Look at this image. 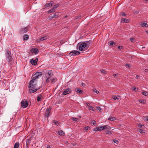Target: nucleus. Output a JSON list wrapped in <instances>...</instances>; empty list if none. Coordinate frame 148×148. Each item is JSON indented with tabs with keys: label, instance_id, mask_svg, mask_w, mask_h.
<instances>
[{
	"label": "nucleus",
	"instance_id": "obj_1",
	"mask_svg": "<svg viewBox=\"0 0 148 148\" xmlns=\"http://www.w3.org/2000/svg\"><path fill=\"white\" fill-rule=\"evenodd\" d=\"M5 56L7 57V60L8 62V64L10 65V66H13L14 63V60L12 56L10 51L8 50H7L5 53Z\"/></svg>",
	"mask_w": 148,
	"mask_h": 148
},
{
	"label": "nucleus",
	"instance_id": "obj_2",
	"mask_svg": "<svg viewBox=\"0 0 148 148\" xmlns=\"http://www.w3.org/2000/svg\"><path fill=\"white\" fill-rule=\"evenodd\" d=\"M44 72L43 71H42V72H36L33 75L32 77V79L30 81V83H33L34 80H36L37 79L40 77Z\"/></svg>",
	"mask_w": 148,
	"mask_h": 148
},
{
	"label": "nucleus",
	"instance_id": "obj_3",
	"mask_svg": "<svg viewBox=\"0 0 148 148\" xmlns=\"http://www.w3.org/2000/svg\"><path fill=\"white\" fill-rule=\"evenodd\" d=\"M79 46V49L80 51H84L87 50L86 45L84 42H80L77 45Z\"/></svg>",
	"mask_w": 148,
	"mask_h": 148
},
{
	"label": "nucleus",
	"instance_id": "obj_4",
	"mask_svg": "<svg viewBox=\"0 0 148 148\" xmlns=\"http://www.w3.org/2000/svg\"><path fill=\"white\" fill-rule=\"evenodd\" d=\"M33 82V83L32 82V83H30V81L29 82V84L28 85V87L29 88H36V82L37 80H34Z\"/></svg>",
	"mask_w": 148,
	"mask_h": 148
},
{
	"label": "nucleus",
	"instance_id": "obj_5",
	"mask_svg": "<svg viewBox=\"0 0 148 148\" xmlns=\"http://www.w3.org/2000/svg\"><path fill=\"white\" fill-rule=\"evenodd\" d=\"M80 53V52L78 51L73 50L71 51L69 53V54L70 55V56H74L79 55V54Z\"/></svg>",
	"mask_w": 148,
	"mask_h": 148
},
{
	"label": "nucleus",
	"instance_id": "obj_6",
	"mask_svg": "<svg viewBox=\"0 0 148 148\" xmlns=\"http://www.w3.org/2000/svg\"><path fill=\"white\" fill-rule=\"evenodd\" d=\"M21 106L23 108H26L28 105L27 101V100L22 101L21 102Z\"/></svg>",
	"mask_w": 148,
	"mask_h": 148
},
{
	"label": "nucleus",
	"instance_id": "obj_7",
	"mask_svg": "<svg viewBox=\"0 0 148 148\" xmlns=\"http://www.w3.org/2000/svg\"><path fill=\"white\" fill-rule=\"evenodd\" d=\"M51 108L49 107L47 108L46 110V112L45 113L44 116L45 117H48L50 114L51 111Z\"/></svg>",
	"mask_w": 148,
	"mask_h": 148
},
{
	"label": "nucleus",
	"instance_id": "obj_8",
	"mask_svg": "<svg viewBox=\"0 0 148 148\" xmlns=\"http://www.w3.org/2000/svg\"><path fill=\"white\" fill-rule=\"evenodd\" d=\"M29 29L28 26L27 27L22 28L20 31V33L21 34H24Z\"/></svg>",
	"mask_w": 148,
	"mask_h": 148
},
{
	"label": "nucleus",
	"instance_id": "obj_9",
	"mask_svg": "<svg viewBox=\"0 0 148 148\" xmlns=\"http://www.w3.org/2000/svg\"><path fill=\"white\" fill-rule=\"evenodd\" d=\"M71 93V89L70 88H67L65 89L63 92V94L65 95L67 94H69Z\"/></svg>",
	"mask_w": 148,
	"mask_h": 148
},
{
	"label": "nucleus",
	"instance_id": "obj_10",
	"mask_svg": "<svg viewBox=\"0 0 148 148\" xmlns=\"http://www.w3.org/2000/svg\"><path fill=\"white\" fill-rule=\"evenodd\" d=\"M38 60V59L37 58L35 60L32 59L30 60V63L32 64L36 65L37 64Z\"/></svg>",
	"mask_w": 148,
	"mask_h": 148
},
{
	"label": "nucleus",
	"instance_id": "obj_11",
	"mask_svg": "<svg viewBox=\"0 0 148 148\" xmlns=\"http://www.w3.org/2000/svg\"><path fill=\"white\" fill-rule=\"evenodd\" d=\"M40 88V87L39 88L37 89L35 88H30V89L29 90V93H34L36 92Z\"/></svg>",
	"mask_w": 148,
	"mask_h": 148
},
{
	"label": "nucleus",
	"instance_id": "obj_12",
	"mask_svg": "<svg viewBox=\"0 0 148 148\" xmlns=\"http://www.w3.org/2000/svg\"><path fill=\"white\" fill-rule=\"evenodd\" d=\"M31 52L32 53L37 54L38 52V49L37 48H32L30 50Z\"/></svg>",
	"mask_w": 148,
	"mask_h": 148
},
{
	"label": "nucleus",
	"instance_id": "obj_13",
	"mask_svg": "<svg viewBox=\"0 0 148 148\" xmlns=\"http://www.w3.org/2000/svg\"><path fill=\"white\" fill-rule=\"evenodd\" d=\"M47 39V36H43L41 37L40 38L38 39L37 40V42L42 41L43 40H46Z\"/></svg>",
	"mask_w": 148,
	"mask_h": 148
},
{
	"label": "nucleus",
	"instance_id": "obj_14",
	"mask_svg": "<svg viewBox=\"0 0 148 148\" xmlns=\"http://www.w3.org/2000/svg\"><path fill=\"white\" fill-rule=\"evenodd\" d=\"M75 92H78L79 94H81L83 92V91L80 89L78 88H76L75 90Z\"/></svg>",
	"mask_w": 148,
	"mask_h": 148
},
{
	"label": "nucleus",
	"instance_id": "obj_15",
	"mask_svg": "<svg viewBox=\"0 0 148 148\" xmlns=\"http://www.w3.org/2000/svg\"><path fill=\"white\" fill-rule=\"evenodd\" d=\"M103 129L104 130H110L111 127L108 125H106L103 126Z\"/></svg>",
	"mask_w": 148,
	"mask_h": 148
},
{
	"label": "nucleus",
	"instance_id": "obj_16",
	"mask_svg": "<svg viewBox=\"0 0 148 148\" xmlns=\"http://www.w3.org/2000/svg\"><path fill=\"white\" fill-rule=\"evenodd\" d=\"M32 138L30 137L26 141V147H27L28 146V144L30 143L31 141L32 140Z\"/></svg>",
	"mask_w": 148,
	"mask_h": 148
},
{
	"label": "nucleus",
	"instance_id": "obj_17",
	"mask_svg": "<svg viewBox=\"0 0 148 148\" xmlns=\"http://www.w3.org/2000/svg\"><path fill=\"white\" fill-rule=\"evenodd\" d=\"M56 10L54 9V8L53 7L50 10L48 11H47V13L48 14L51 13L52 12H55Z\"/></svg>",
	"mask_w": 148,
	"mask_h": 148
},
{
	"label": "nucleus",
	"instance_id": "obj_18",
	"mask_svg": "<svg viewBox=\"0 0 148 148\" xmlns=\"http://www.w3.org/2000/svg\"><path fill=\"white\" fill-rule=\"evenodd\" d=\"M43 99V97L42 95L40 94L37 97V100L38 101H41V99Z\"/></svg>",
	"mask_w": 148,
	"mask_h": 148
},
{
	"label": "nucleus",
	"instance_id": "obj_19",
	"mask_svg": "<svg viewBox=\"0 0 148 148\" xmlns=\"http://www.w3.org/2000/svg\"><path fill=\"white\" fill-rule=\"evenodd\" d=\"M58 134L59 135L61 136H63L64 135V132L62 131L61 130H60L58 131Z\"/></svg>",
	"mask_w": 148,
	"mask_h": 148
},
{
	"label": "nucleus",
	"instance_id": "obj_20",
	"mask_svg": "<svg viewBox=\"0 0 148 148\" xmlns=\"http://www.w3.org/2000/svg\"><path fill=\"white\" fill-rule=\"evenodd\" d=\"M121 21L125 23H128L129 22V20L128 19L123 18L122 19Z\"/></svg>",
	"mask_w": 148,
	"mask_h": 148
},
{
	"label": "nucleus",
	"instance_id": "obj_21",
	"mask_svg": "<svg viewBox=\"0 0 148 148\" xmlns=\"http://www.w3.org/2000/svg\"><path fill=\"white\" fill-rule=\"evenodd\" d=\"M141 93L142 95H144L145 96H148V92L147 91H143L141 92Z\"/></svg>",
	"mask_w": 148,
	"mask_h": 148
},
{
	"label": "nucleus",
	"instance_id": "obj_22",
	"mask_svg": "<svg viewBox=\"0 0 148 148\" xmlns=\"http://www.w3.org/2000/svg\"><path fill=\"white\" fill-rule=\"evenodd\" d=\"M52 2L53 3V1H51L50 3H47L45 4V6L46 7H49L50 6H52Z\"/></svg>",
	"mask_w": 148,
	"mask_h": 148
},
{
	"label": "nucleus",
	"instance_id": "obj_23",
	"mask_svg": "<svg viewBox=\"0 0 148 148\" xmlns=\"http://www.w3.org/2000/svg\"><path fill=\"white\" fill-rule=\"evenodd\" d=\"M19 146V142H16L15 144L14 148H18Z\"/></svg>",
	"mask_w": 148,
	"mask_h": 148
},
{
	"label": "nucleus",
	"instance_id": "obj_24",
	"mask_svg": "<svg viewBox=\"0 0 148 148\" xmlns=\"http://www.w3.org/2000/svg\"><path fill=\"white\" fill-rule=\"evenodd\" d=\"M59 15V13L58 12H56L55 13L54 15L53 16V18H56L58 17Z\"/></svg>",
	"mask_w": 148,
	"mask_h": 148
},
{
	"label": "nucleus",
	"instance_id": "obj_25",
	"mask_svg": "<svg viewBox=\"0 0 148 148\" xmlns=\"http://www.w3.org/2000/svg\"><path fill=\"white\" fill-rule=\"evenodd\" d=\"M120 97L119 95H118L117 96H113V99L114 100H116V99L119 100L120 99Z\"/></svg>",
	"mask_w": 148,
	"mask_h": 148
},
{
	"label": "nucleus",
	"instance_id": "obj_26",
	"mask_svg": "<svg viewBox=\"0 0 148 148\" xmlns=\"http://www.w3.org/2000/svg\"><path fill=\"white\" fill-rule=\"evenodd\" d=\"M116 118L115 117H110L108 119V120L113 121L116 120Z\"/></svg>",
	"mask_w": 148,
	"mask_h": 148
},
{
	"label": "nucleus",
	"instance_id": "obj_27",
	"mask_svg": "<svg viewBox=\"0 0 148 148\" xmlns=\"http://www.w3.org/2000/svg\"><path fill=\"white\" fill-rule=\"evenodd\" d=\"M48 74L49 75L50 77H51L53 75V72L51 70H50L48 72Z\"/></svg>",
	"mask_w": 148,
	"mask_h": 148
},
{
	"label": "nucleus",
	"instance_id": "obj_28",
	"mask_svg": "<svg viewBox=\"0 0 148 148\" xmlns=\"http://www.w3.org/2000/svg\"><path fill=\"white\" fill-rule=\"evenodd\" d=\"M84 42H85V43H86V48L88 49L89 48V46L90 44V41H85Z\"/></svg>",
	"mask_w": 148,
	"mask_h": 148
},
{
	"label": "nucleus",
	"instance_id": "obj_29",
	"mask_svg": "<svg viewBox=\"0 0 148 148\" xmlns=\"http://www.w3.org/2000/svg\"><path fill=\"white\" fill-rule=\"evenodd\" d=\"M29 38V36L25 34L23 36V39L24 40H27Z\"/></svg>",
	"mask_w": 148,
	"mask_h": 148
},
{
	"label": "nucleus",
	"instance_id": "obj_30",
	"mask_svg": "<svg viewBox=\"0 0 148 148\" xmlns=\"http://www.w3.org/2000/svg\"><path fill=\"white\" fill-rule=\"evenodd\" d=\"M141 26L142 27H148V25H147V23H141Z\"/></svg>",
	"mask_w": 148,
	"mask_h": 148
},
{
	"label": "nucleus",
	"instance_id": "obj_31",
	"mask_svg": "<svg viewBox=\"0 0 148 148\" xmlns=\"http://www.w3.org/2000/svg\"><path fill=\"white\" fill-rule=\"evenodd\" d=\"M115 45L116 43L112 41L111 42L110 44V45L111 46H114Z\"/></svg>",
	"mask_w": 148,
	"mask_h": 148
},
{
	"label": "nucleus",
	"instance_id": "obj_32",
	"mask_svg": "<svg viewBox=\"0 0 148 148\" xmlns=\"http://www.w3.org/2000/svg\"><path fill=\"white\" fill-rule=\"evenodd\" d=\"M139 101L140 103L144 104L146 102V101L145 100L141 99L139 100Z\"/></svg>",
	"mask_w": 148,
	"mask_h": 148
},
{
	"label": "nucleus",
	"instance_id": "obj_33",
	"mask_svg": "<svg viewBox=\"0 0 148 148\" xmlns=\"http://www.w3.org/2000/svg\"><path fill=\"white\" fill-rule=\"evenodd\" d=\"M60 5V4L59 3L57 4L54 6L53 8L56 10V9Z\"/></svg>",
	"mask_w": 148,
	"mask_h": 148
},
{
	"label": "nucleus",
	"instance_id": "obj_34",
	"mask_svg": "<svg viewBox=\"0 0 148 148\" xmlns=\"http://www.w3.org/2000/svg\"><path fill=\"white\" fill-rule=\"evenodd\" d=\"M138 130L139 131V132H140V133L142 134H143L144 133H145L144 130L142 129H139Z\"/></svg>",
	"mask_w": 148,
	"mask_h": 148
},
{
	"label": "nucleus",
	"instance_id": "obj_35",
	"mask_svg": "<svg viewBox=\"0 0 148 148\" xmlns=\"http://www.w3.org/2000/svg\"><path fill=\"white\" fill-rule=\"evenodd\" d=\"M103 126H100L98 127L99 131H101L104 130Z\"/></svg>",
	"mask_w": 148,
	"mask_h": 148
},
{
	"label": "nucleus",
	"instance_id": "obj_36",
	"mask_svg": "<svg viewBox=\"0 0 148 148\" xmlns=\"http://www.w3.org/2000/svg\"><path fill=\"white\" fill-rule=\"evenodd\" d=\"M53 122L56 125H58L59 124V122L58 121H53Z\"/></svg>",
	"mask_w": 148,
	"mask_h": 148
},
{
	"label": "nucleus",
	"instance_id": "obj_37",
	"mask_svg": "<svg viewBox=\"0 0 148 148\" xmlns=\"http://www.w3.org/2000/svg\"><path fill=\"white\" fill-rule=\"evenodd\" d=\"M56 79V78H54L52 79V81L51 82V83L53 84L55 83L56 82L55 80Z\"/></svg>",
	"mask_w": 148,
	"mask_h": 148
},
{
	"label": "nucleus",
	"instance_id": "obj_38",
	"mask_svg": "<svg viewBox=\"0 0 148 148\" xmlns=\"http://www.w3.org/2000/svg\"><path fill=\"white\" fill-rule=\"evenodd\" d=\"M112 140L113 142H114V143H116L118 144L119 143V141L116 139H114L113 140Z\"/></svg>",
	"mask_w": 148,
	"mask_h": 148
},
{
	"label": "nucleus",
	"instance_id": "obj_39",
	"mask_svg": "<svg viewBox=\"0 0 148 148\" xmlns=\"http://www.w3.org/2000/svg\"><path fill=\"white\" fill-rule=\"evenodd\" d=\"M106 133L107 134H108L110 135L112 134V132L110 131L109 130L106 131Z\"/></svg>",
	"mask_w": 148,
	"mask_h": 148
},
{
	"label": "nucleus",
	"instance_id": "obj_40",
	"mask_svg": "<svg viewBox=\"0 0 148 148\" xmlns=\"http://www.w3.org/2000/svg\"><path fill=\"white\" fill-rule=\"evenodd\" d=\"M51 77H48L47 79H46V82L48 83L50 82V79H50Z\"/></svg>",
	"mask_w": 148,
	"mask_h": 148
},
{
	"label": "nucleus",
	"instance_id": "obj_41",
	"mask_svg": "<svg viewBox=\"0 0 148 148\" xmlns=\"http://www.w3.org/2000/svg\"><path fill=\"white\" fill-rule=\"evenodd\" d=\"M93 125H95L96 124V121L95 120L92 121H91Z\"/></svg>",
	"mask_w": 148,
	"mask_h": 148
},
{
	"label": "nucleus",
	"instance_id": "obj_42",
	"mask_svg": "<svg viewBox=\"0 0 148 148\" xmlns=\"http://www.w3.org/2000/svg\"><path fill=\"white\" fill-rule=\"evenodd\" d=\"M88 108L89 110H90L92 111H94V110L93 109L94 108V107L92 106H90V107H89Z\"/></svg>",
	"mask_w": 148,
	"mask_h": 148
},
{
	"label": "nucleus",
	"instance_id": "obj_43",
	"mask_svg": "<svg viewBox=\"0 0 148 148\" xmlns=\"http://www.w3.org/2000/svg\"><path fill=\"white\" fill-rule=\"evenodd\" d=\"M98 128V127H97L96 128H94L93 129V130L94 131H96V132L98 131H99V129Z\"/></svg>",
	"mask_w": 148,
	"mask_h": 148
},
{
	"label": "nucleus",
	"instance_id": "obj_44",
	"mask_svg": "<svg viewBox=\"0 0 148 148\" xmlns=\"http://www.w3.org/2000/svg\"><path fill=\"white\" fill-rule=\"evenodd\" d=\"M101 73H104V74H106V71L104 70L103 69H102L101 70Z\"/></svg>",
	"mask_w": 148,
	"mask_h": 148
},
{
	"label": "nucleus",
	"instance_id": "obj_45",
	"mask_svg": "<svg viewBox=\"0 0 148 148\" xmlns=\"http://www.w3.org/2000/svg\"><path fill=\"white\" fill-rule=\"evenodd\" d=\"M138 127H139L142 128V129H143L144 128L143 127H144V125H142L139 124L138 125Z\"/></svg>",
	"mask_w": 148,
	"mask_h": 148
},
{
	"label": "nucleus",
	"instance_id": "obj_46",
	"mask_svg": "<svg viewBox=\"0 0 148 148\" xmlns=\"http://www.w3.org/2000/svg\"><path fill=\"white\" fill-rule=\"evenodd\" d=\"M97 94H98L99 93V92L98 91L97 89H94V90H93Z\"/></svg>",
	"mask_w": 148,
	"mask_h": 148
},
{
	"label": "nucleus",
	"instance_id": "obj_47",
	"mask_svg": "<svg viewBox=\"0 0 148 148\" xmlns=\"http://www.w3.org/2000/svg\"><path fill=\"white\" fill-rule=\"evenodd\" d=\"M72 120L75 121H77L78 120V119L77 118H75L74 117H73L72 118Z\"/></svg>",
	"mask_w": 148,
	"mask_h": 148
},
{
	"label": "nucleus",
	"instance_id": "obj_48",
	"mask_svg": "<svg viewBox=\"0 0 148 148\" xmlns=\"http://www.w3.org/2000/svg\"><path fill=\"white\" fill-rule=\"evenodd\" d=\"M126 66L127 67H128L129 68H130V64H126Z\"/></svg>",
	"mask_w": 148,
	"mask_h": 148
},
{
	"label": "nucleus",
	"instance_id": "obj_49",
	"mask_svg": "<svg viewBox=\"0 0 148 148\" xmlns=\"http://www.w3.org/2000/svg\"><path fill=\"white\" fill-rule=\"evenodd\" d=\"M90 128V127L88 126H86L84 127V130H88Z\"/></svg>",
	"mask_w": 148,
	"mask_h": 148
},
{
	"label": "nucleus",
	"instance_id": "obj_50",
	"mask_svg": "<svg viewBox=\"0 0 148 148\" xmlns=\"http://www.w3.org/2000/svg\"><path fill=\"white\" fill-rule=\"evenodd\" d=\"M121 15L122 16H125L126 14L124 12H122L121 14Z\"/></svg>",
	"mask_w": 148,
	"mask_h": 148
},
{
	"label": "nucleus",
	"instance_id": "obj_51",
	"mask_svg": "<svg viewBox=\"0 0 148 148\" xmlns=\"http://www.w3.org/2000/svg\"><path fill=\"white\" fill-rule=\"evenodd\" d=\"M118 48L119 49L121 50L123 48V47L122 46H119L118 47Z\"/></svg>",
	"mask_w": 148,
	"mask_h": 148
},
{
	"label": "nucleus",
	"instance_id": "obj_52",
	"mask_svg": "<svg viewBox=\"0 0 148 148\" xmlns=\"http://www.w3.org/2000/svg\"><path fill=\"white\" fill-rule=\"evenodd\" d=\"M97 109L100 111L101 112L102 110L101 108L99 107H97Z\"/></svg>",
	"mask_w": 148,
	"mask_h": 148
},
{
	"label": "nucleus",
	"instance_id": "obj_53",
	"mask_svg": "<svg viewBox=\"0 0 148 148\" xmlns=\"http://www.w3.org/2000/svg\"><path fill=\"white\" fill-rule=\"evenodd\" d=\"M134 39V38H130V40L131 42H133Z\"/></svg>",
	"mask_w": 148,
	"mask_h": 148
},
{
	"label": "nucleus",
	"instance_id": "obj_54",
	"mask_svg": "<svg viewBox=\"0 0 148 148\" xmlns=\"http://www.w3.org/2000/svg\"><path fill=\"white\" fill-rule=\"evenodd\" d=\"M49 20H51L53 18V16H49Z\"/></svg>",
	"mask_w": 148,
	"mask_h": 148
},
{
	"label": "nucleus",
	"instance_id": "obj_55",
	"mask_svg": "<svg viewBox=\"0 0 148 148\" xmlns=\"http://www.w3.org/2000/svg\"><path fill=\"white\" fill-rule=\"evenodd\" d=\"M133 90H134L135 91H137L136 88V87H134L133 89Z\"/></svg>",
	"mask_w": 148,
	"mask_h": 148
},
{
	"label": "nucleus",
	"instance_id": "obj_56",
	"mask_svg": "<svg viewBox=\"0 0 148 148\" xmlns=\"http://www.w3.org/2000/svg\"><path fill=\"white\" fill-rule=\"evenodd\" d=\"M81 84L82 85V86H84L85 85V84L84 83H83L82 82L81 83Z\"/></svg>",
	"mask_w": 148,
	"mask_h": 148
},
{
	"label": "nucleus",
	"instance_id": "obj_57",
	"mask_svg": "<svg viewBox=\"0 0 148 148\" xmlns=\"http://www.w3.org/2000/svg\"><path fill=\"white\" fill-rule=\"evenodd\" d=\"M145 119H147V121H148V116L145 117Z\"/></svg>",
	"mask_w": 148,
	"mask_h": 148
},
{
	"label": "nucleus",
	"instance_id": "obj_58",
	"mask_svg": "<svg viewBox=\"0 0 148 148\" xmlns=\"http://www.w3.org/2000/svg\"><path fill=\"white\" fill-rule=\"evenodd\" d=\"M86 105L88 106H89L90 105V104L89 103H86Z\"/></svg>",
	"mask_w": 148,
	"mask_h": 148
},
{
	"label": "nucleus",
	"instance_id": "obj_59",
	"mask_svg": "<svg viewBox=\"0 0 148 148\" xmlns=\"http://www.w3.org/2000/svg\"><path fill=\"white\" fill-rule=\"evenodd\" d=\"M47 148H51V146L50 145H47Z\"/></svg>",
	"mask_w": 148,
	"mask_h": 148
},
{
	"label": "nucleus",
	"instance_id": "obj_60",
	"mask_svg": "<svg viewBox=\"0 0 148 148\" xmlns=\"http://www.w3.org/2000/svg\"><path fill=\"white\" fill-rule=\"evenodd\" d=\"M136 77L137 79H138L139 77V76L137 75H136Z\"/></svg>",
	"mask_w": 148,
	"mask_h": 148
},
{
	"label": "nucleus",
	"instance_id": "obj_61",
	"mask_svg": "<svg viewBox=\"0 0 148 148\" xmlns=\"http://www.w3.org/2000/svg\"><path fill=\"white\" fill-rule=\"evenodd\" d=\"M113 75L115 77L116 75V74H113Z\"/></svg>",
	"mask_w": 148,
	"mask_h": 148
},
{
	"label": "nucleus",
	"instance_id": "obj_62",
	"mask_svg": "<svg viewBox=\"0 0 148 148\" xmlns=\"http://www.w3.org/2000/svg\"><path fill=\"white\" fill-rule=\"evenodd\" d=\"M138 12H137V11H136V12H135V13H136V14H138Z\"/></svg>",
	"mask_w": 148,
	"mask_h": 148
},
{
	"label": "nucleus",
	"instance_id": "obj_63",
	"mask_svg": "<svg viewBox=\"0 0 148 148\" xmlns=\"http://www.w3.org/2000/svg\"><path fill=\"white\" fill-rule=\"evenodd\" d=\"M146 32V33H147V34H148V30H147V31H145Z\"/></svg>",
	"mask_w": 148,
	"mask_h": 148
},
{
	"label": "nucleus",
	"instance_id": "obj_64",
	"mask_svg": "<svg viewBox=\"0 0 148 148\" xmlns=\"http://www.w3.org/2000/svg\"><path fill=\"white\" fill-rule=\"evenodd\" d=\"M68 17V16H67V15H66V16H65L64 18H66V17Z\"/></svg>",
	"mask_w": 148,
	"mask_h": 148
}]
</instances>
